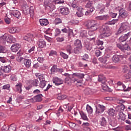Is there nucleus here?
I'll return each instance as SVG.
<instances>
[{"mask_svg": "<svg viewBox=\"0 0 131 131\" xmlns=\"http://www.w3.org/2000/svg\"><path fill=\"white\" fill-rule=\"evenodd\" d=\"M95 11V8L92 7L90 9L86 11L85 13V15L86 16H88V15H90L91 13H93Z\"/></svg>", "mask_w": 131, "mask_h": 131, "instance_id": "obj_43", "label": "nucleus"}, {"mask_svg": "<svg viewBox=\"0 0 131 131\" xmlns=\"http://www.w3.org/2000/svg\"><path fill=\"white\" fill-rule=\"evenodd\" d=\"M40 84L39 86L41 88V89H43L46 85H47V81L45 80H42L41 81H40Z\"/></svg>", "mask_w": 131, "mask_h": 131, "instance_id": "obj_35", "label": "nucleus"}, {"mask_svg": "<svg viewBox=\"0 0 131 131\" xmlns=\"http://www.w3.org/2000/svg\"><path fill=\"white\" fill-rule=\"evenodd\" d=\"M29 13L30 16H32L34 14V10L33 9V7L31 6L29 8Z\"/></svg>", "mask_w": 131, "mask_h": 131, "instance_id": "obj_54", "label": "nucleus"}, {"mask_svg": "<svg viewBox=\"0 0 131 131\" xmlns=\"http://www.w3.org/2000/svg\"><path fill=\"white\" fill-rule=\"evenodd\" d=\"M9 32L10 33H16V32H18V30H17V28L13 27L9 29Z\"/></svg>", "mask_w": 131, "mask_h": 131, "instance_id": "obj_45", "label": "nucleus"}, {"mask_svg": "<svg viewBox=\"0 0 131 131\" xmlns=\"http://www.w3.org/2000/svg\"><path fill=\"white\" fill-rule=\"evenodd\" d=\"M7 38H8V34H4V35H3L0 37L1 42H3V43H6V42H7Z\"/></svg>", "mask_w": 131, "mask_h": 131, "instance_id": "obj_26", "label": "nucleus"}, {"mask_svg": "<svg viewBox=\"0 0 131 131\" xmlns=\"http://www.w3.org/2000/svg\"><path fill=\"white\" fill-rule=\"evenodd\" d=\"M100 32H101V35L103 37H108L112 34L111 30L110 28L106 25L102 26V28L100 30Z\"/></svg>", "mask_w": 131, "mask_h": 131, "instance_id": "obj_3", "label": "nucleus"}, {"mask_svg": "<svg viewBox=\"0 0 131 131\" xmlns=\"http://www.w3.org/2000/svg\"><path fill=\"white\" fill-rule=\"evenodd\" d=\"M124 51H130V47L128 46V44H124V45H123V52H124Z\"/></svg>", "mask_w": 131, "mask_h": 131, "instance_id": "obj_36", "label": "nucleus"}, {"mask_svg": "<svg viewBox=\"0 0 131 131\" xmlns=\"http://www.w3.org/2000/svg\"><path fill=\"white\" fill-rule=\"evenodd\" d=\"M1 69L4 72V73H9L11 72V71L12 70V67L10 65L2 66Z\"/></svg>", "mask_w": 131, "mask_h": 131, "instance_id": "obj_9", "label": "nucleus"}, {"mask_svg": "<svg viewBox=\"0 0 131 131\" xmlns=\"http://www.w3.org/2000/svg\"><path fill=\"white\" fill-rule=\"evenodd\" d=\"M30 82L32 84L33 86H38V84L39 83V81L35 79L32 81H30Z\"/></svg>", "mask_w": 131, "mask_h": 131, "instance_id": "obj_29", "label": "nucleus"}, {"mask_svg": "<svg viewBox=\"0 0 131 131\" xmlns=\"http://www.w3.org/2000/svg\"><path fill=\"white\" fill-rule=\"evenodd\" d=\"M23 56V52L19 51L16 54V58H19Z\"/></svg>", "mask_w": 131, "mask_h": 131, "instance_id": "obj_60", "label": "nucleus"}, {"mask_svg": "<svg viewBox=\"0 0 131 131\" xmlns=\"http://www.w3.org/2000/svg\"><path fill=\"white\" fill-rule=\"evenodd\" d=\"M66 51L67 53H69V55H70V54H71V51H72V47H71V45H68L67 46Z\"/></svg>", "mask_w": 131, "mask_h": 131, "instance_id": "obj_48", "label": "nucleus"}, {"mask_svg": "<svg viewBox=\"0 0 131 131\" xmlns=\"http://www.w3.org/2000/svg\"><path fill=\"white\" fill-rule=\"evenodd\" d=\"M19 49H20V45L19 44L13 45L11 47L12 52H17V51H19Z\"/></svg>", "mask_w": 131, "mask_h": 131, "instance_id": "obj_18", "label": "nucleus"}, {"mask_svg": "<svg viewBox=\"0 0 131 131\" xmlns=\"http://www.w3.org/2000/svg\"><path fill=\"white\" fill-rule=\"evenodd\" d=\"M54 23L56 25H57V24H60L62 23V19L59 18H57L55 19Z\"/></svg>", "mask_w": 131, "mask_h": 131, "instance_id": "obj_55", "label": "nucleus"}, {"mask_svg": "<svg viewBox=\"0 0 131 131\" xmlns=\"http://www.w3.org/2000/svg\"><path fill=\"white\" fill-rule=\"evenodd\" d=\"M86 35H88V33L85 31H82L80 34V36H81V37H85Z\"/></svg>", "mask_w": 131, "mask_h": 131, "instance_id": "obj_57", "label": "nucleus"}, {"mask_svg": "<svg viewBox=\"0 0 131 131\" xmlns=\"http://www.w3.org/2000/svg\"><path fill=\"white\" fill-rule=\"evenodd\" d=\"M57 69H58V68L57 66H53L51 69V72H56Z\"/></svg>", "mask_w": 131, "mask_h": 131, "instance_id": "obj_58", "label": "nucleus"}, {"mask_svg": "<svg viewBox=\"0 0 131 131\" xmlns=\"http://www.w3.org/2000/svg\"><path fill=\"white\" fill-rule=\"evenodd\" d=\"M84 74L80 73H74L72 74V81L81 84L84 78Z\"/></svg>", "mask_w": 131, "mask_h": 131, "instance_id": "obj_2", "label": "nucleus"}, {"mask_svg": "<svg viewBox=\"0 0 131 131\" xmlns=\"http://www.w3.org/2000/svg\"><path fill=\"white\" fill-rule=\"evenodd\" d=\"M24 63L27 68H30L31 66V60L29 59H25L24 60Z\"/></svg>", "mask_w": 131, "mask_h": 131, "instance_id": "obj_19", "label": "nucleus"}, {"mask_svg": "<svg viewBox=\"0 0 131 131\" xmlns=\"http://www.w3.org/2000/svg\"><path fill=\"white\" fill-rule=\"evenodd\" d=\"M56 40L58 42H62V41H64V40H65V38H64V37H58L56 38Z\"/></svg>", "mask_w": 131, "mask_h": 131, "instance_id": "obj_56", "label": "nucleus"}, {"mask_svg": "<svg viewBox=\"0 0 131 131\" xmlns=\"http://www.w3.org/2000/svg\"><path fill=\"white\" fill-rule=\"evenodd\" d=\"M67 98V96L66 95L59 94L57 96L58 100H65Z\"/></svg>", "mask_w": 131, "mask_h": 131, "instance_id": "obj_41", "label": "nucleus"}, {"mask_svg": "<svg viewBox=\"0 0 131 131\" xmlns=\"http://www.w3.org/2000/svg\"><path fill=\"white\" fill-rule=\"evenodd\" d=\"M61 33V30L58 28L55 29V32H54V36H58V35H60V34Z\"/></svg>", "mask_w": 131, "mask_h": 131, "instance_id": "obj_51", "label": "nucleus"}, {"mask_svg": "<svg viewBox=\"0 0 131 131\" xmlns=\"http://www.w3.org/2000/svg\"><path fill=\"white\" fill-rule=\"evenodd\" d=\"M127 29H128V25L127 23H122L121 24V27L118 30V32L116 33V35H118L123 32V31H125Z\"/></svg>", "mask_w": 131, "mask_h": 131, "instance_id": "obj_6", "label": "nucleus"}, {"mask_svg": "<svg viewBox=\"0 0 131 131\" xmlns=\"http://www.w3.org/2000/svg\"><path fill=\"white\" fill-rule=\"evenodd\" d=\"M50 0H45L43 2V6L45 7L46 10H47V7L51 5Z\"/></svg>", "mask_w": 131, "mask_h": 131, "instance_id": "obj_39", "label": "nucleus"}, {"mask_svg": "<svg viewBox=\"0 0 131 131\" xmlns=\"http://www.w3.org/2000/svg\"><path fill=\"white\" fill-rule=\"evenodd\" d=\"M37 45L40 49L42 48H46V47H47V43H46V41H45V40L43 39L39 40L37 42Z\"/></svg>", "mask_w": 131, "mask_h": 131, "instance_id": "obj_12", "label": "nucleus"}, {"mask_svg": "<svg viewBox=\"0 0 131 131\" xmlns=\"http://www.w3.org/2000/svg\"><path fill=\"white\" fill-rule=\"evenodd\" d=\"M107 57L104 56V57H101L99 58V61L101 62V63H103V64H106L107 62Z\"/></svg>", "mask_w": 131, "mask_h": 131, "instance_id": "obj_32", "label": "nucleus"}, {"mask_svg": "<svg viewBox=\"0 0 131 131\" xmlns=\"http://www.w3.org/2000/svg\"><path fill=\"white\" fill-rule=\"evenodd\" d=\"M110 125L113 127L116 126L117 125V121L115 119H113L110 122Z\"/></svg>", "mask_w": 131, "mask_h": 131, "instance_id": "obj_38", "label": "nucleus"}, {"mask_svg": "<svg viewBox=\"0 0 131 131\" xmlns=\"http://www.w3.org/2000/svg\"><path fill=\"white\" fill-rule=\"evenodd\" d=\"M9 128H8V126L6 125H4L2 127V131H7Z\"/></svg>", "mask_w": 131, "mask_h": 131, "instance_id": "obj_64", "label": "nucleus"}, {"mask_svg": "<svg viewBox=\"0 0 131 131\" xmlns=\"http://www.w3.org/2000/svg\"><path fill=\"white\" fill-rule=\"evenodd\" d=\"M53 83L55 84V85H61V84H63V81L62 79L58 78V77H55L53 79Z\"/></svg>", "mask_w": 131, "mask_h": 131, "instance_id": "obj_8", "label": "nucleus"}, {"mask_svg": "<svg viewBox=\"0 0 131 131\" xmlns=\"http://www.w3.org/2000/svg\"><path fill=\"white\" fill-rule=\"evenodd\" d=\"M117 108L118 109L119 111H123L124 109H125V106L123 104H120V105H118Z\"/></svg>", "mask_w": 131, "mask_h": 131, "instance_id": "obj_49", "label": "nucleus"}, {"mask_svg": "<svg viewBox=\"0 0 131 131\" xmlns=\"http://www.w3.org/2000/svg\"><path fill=\"white\" fill-rule=\"evenodd\" d=\"M130 35V32H128V33L125 34L124 36H122L120 37L119 38V40L120 42H123V41H125L127 38H128L129 36Z\"/></svg>", "mask_w": 131, "mask_h": 131, "instance_id": "obj_13", "label": "nucleus"}, {"mask_svg": "<svg viewBox=\"0 0 131 131\" xmlns=\"http://www.w3.org/2000/svg\"><path fill=\"white\" fill-rule=\"evenodd\" d=\"M99 123L101 126H106L107 124V120L105 118V117H102L99 121Z\"/></svg>", "mask_w": 131, "mask_h": 131, "instance_id": "obj_21", "label": "nucleus"}, {"mask_svg": "<svg viewBox=\"0 0 131 131\" xmlns=\"http://www.w3.org/2000/svg\"><path fill=\"white\" fill-rule=\"evenodd\" d=\"M59 54H60L61 57L62 58H63V59H64L67 60V59H68L69 58V56L68 55L66 54V53H65L62 51H60L59 52Z\"/></svg>", "mask_w": 131, "mask_h": 131, "instance_id": "obj_33", "label": "nucleus"}, {"mask_svg": "<svg viewBox=\"0 0 131 131\" xmlns=\"http://www.w3.org/2000/svg\"><path fill=\"white\" fill-rule=\"evenodd\" d=\"M5 21L6 24H10L11 23V19L9 17L5 18Z\"/></svg>", "mask_w": 131, "mask_h": 131, "instance_id": "obj_62", "label": "nucleus"}, {"mask_svg": "<svg viewBox=\"0 0 131 131\" xmlns=\"http://www.w3.org/2000/svg\"><path fill=\"white\" fill-rule=\"evenodd\" d=\"M107 113L110 116H114L115 115V110L113 108H111L108 110Z\"/></svg>", "mask_w": 131, "mask_h": 131, "instance_id": "obj_30", "label": "nucleus"}, {"mask_svg": "<svg viewBox=\"0 0 131 131\" xmlns=\"http://www.w3.org/2000/svg\"><path fill=\"white\" fill-rule=\"evenodd\" d=\"M34 50H35V47L33 46L30 49L28 50V54H30L31 53H34Z\"/></svg>", "mask_w": 131, "mask_h": 131, "instance_id": "obj_59", "label": "nucleus"}, {"mask_svg": "<svg viewBox=\"0 0 131 131\" xmlns=\"http://www.w3.org/2000/svg\"><path fill=\"white\" fill-rule=\"evenodd\" d=\"M96 111L95 113L97 116H99V115H102L104 113V111L106 110V106L103 105V104H98L95 106Z\"/></svg>", "mask_w": 131, "mask_h": 131, "instance_id": "obj_5", "label": "nucleus"}, {"mask_svg": "<svg viewBox=\"0 0 131 131\" xmlns=\"http://www.w3.org/2000/svg\"><path fill=\"white\" fill-rule=\"evenodd\" d=\"M98 80L99 82H101L102 88L104 91H106L107 89H109L108 85H107V79H106V77L103 74H100L98 76Z\"/></svg>", "mask_w": 131, "mask_h": 131, "instance_id": "obj_4", "label": "nucleus"}, {"mask_svg": "<svg viewBox=\"0 0 131 131\" xmlns=\"http://www.w3.org/2000/svg\"><path fill=\"white\" fill-rule=\"evenodd\" d=\"M7 52V48L5 46H0V53H3L5 54V53Z\"/></svg>", "mask_w": 131, "mask_h": 131, "instance_id": "obj_44", "label": "nucleus"}, {"mask_svg": "<svg viewBox=\"0 0 131 131\" xmlns=\"http://www.w3.org/2000/svg\"><path fill=\"white\" fill-rule=\"evenodd\" d=\"M82 51V47H76L74 49V53L77 55H79Z\"/></svg>", "mask_w": 131, "mask_h": 131, "instance_id": "obj_24", "label": "nucleus"}, {"mask_svg": "<svg viewBox=\"0 0 131 131\" xmlns=\"http://www.w3.org/2000/svg\"><path fill=\"white\" fill-rule=\"evenodd\" d=\"M118 21V19H113L112 20L108 21L107 23V24H108V25H114V24H115V23H117Z\"/></svg>", "mask_w": 131, "mask_h": 131, "instance_id": "obj_50", "label": "nucleus"}, {"mask_svg": "<svg viewBox=\"0 0 131 131\" xmlns=\"http://www.w3.org/2000/svg\"><path fill=\"white\" fill-rule=\"evenodd\" d=\"M85 26L87 27V28H88V29H90L91 30L88 32V34L90 35V36L95 35L94 31H96V30L99 28V25L97 21L95 20H88L85 23Z\"/></svg>", "mask_w": 131, "mask_h": 131, "instance_id": "obj_1", "label": "nucleus"}, {"mask_svg": "<svg viewBox=\"0 0 131 131\" xmlns=\"http://www.w3.org/2000/svg\"><path fill=\"white\" fill-rule=\"evenodd\" d=\"M16 91L21 94L22 93V83L18 82L15 85Z\"/></svg>", "mask_w": 131, "mask_h": 131, "instance_id": "obj_20", "label": "nucleus"}, {"mask_svg": "<svg viewBox=\"0 0 131 131\" xmlns=\"http://www.w3.org/2000/svg\"><path fill=\"white\" fill-rule=\"evenodd\" d=\"M55 9H56V6L53 3H51L47 8V9L49 10V12H53Z\"/></svg>", "mask_w": 131, "mask_h": 131, "instance_id": "obj_27", "label": "nucleus"}, {"mask_svg": "<svg viewBox=\"0 0 131 131\" xmlns=\"http://www.w3.org/2000/svg\"><path fill=\"white\" fill-rule=\"evenodd\" d=\"M60 12L62 15H68L69 14V9L67 7H63L60 9Z\"/></svg>", "mask_w": 131, "mask_h": 131, "instance_id": "obj_15", "label": "nucleus"}, {"mask_svg": "<svg viewBox=\"0 0 131 131\" xmlns=\"http://www.w3.org/2000/svg\"><path fill=\"white\" fill-rule=\"evenodd\" d=\"M80 114L83 120H86V121L89 120V118H88V116H86V115L84 114L83 112H80Z\"/></svg>", "mask_w": 131, "mask_h": 131, "instance_id": "obj_34", "label": "nucleus"}, {"mask_svg": "<svg viewBox=\"0 0 131 131\" xmlns=\"http://www.w3.org/2000/svg\"><path fill=\"white\" fill-rule=\"evenodd\" d=\"M92 3L91 2H88V3H86L85 8L87 9H92V8H94V7L92 6Z\"/></svg>", "mask_w": 131, "mask_h": 131, "instance_id": "obj_53", "label": "nucleus"}, {"mask_svg": "<svg viewBox=\"0 0 131 131\" xmlns=\"http://www.w3.org/2000/svg\"><path fill=\"white\" fill-rule=\"evenodd\" d=\"M119 119H121L123 121L125 120V115L122 112H120L119 113Z\"/></svg>", "mask_w": 131, "mask_h": 131, "instance_id": "obj_42", "label": "nucleus"}, {"mask_svg": "<svg viewBox=\"0 0 131 131\" xmlns=\"http://www.w3.org/2000/svg\"><path fill=\"white\" fill-rule=\"evenodd\" d=\"M77 10L78 12H76V15L78 17H82V16H83V13L82 12V11H83V9H82V8L81 7L78 8Z\"/></svg>", "mask_w": 131, "mask_h": 131, "instance_id": "obj_25", "label": "nucleus"}, {"mask_svg": "<svg viewBox=\"0 0 131 131\" xmlns=\"http://www.w3.org/2000/svg\"><path fill=\"white\" fill-rule=\"evenodd\" d=\"M33 38V35L31 34H28L24 37V39L31 42L32 41V39Z\"/></svg>", "mask_w": 131, "mask_h": 131, "instance_id": "obj_17", "label": "nucleus"}, {"mask_svg": "<svg viewBox=\"0 0 131 131\" xmlns=\"http://www.w3.org/2000/svg\"><path fill=\"white\" fill-rule=\"evenodd\" d=\"M52 3L55 4V5H60L61 4H64L63 0H53Z\"/></svg>", "mask_w": 131, "mask_h": 131, "instance_id": "obj_46", "label": "nucleus"}, {"mask_svg": "<svg viewBox=\"0 0 131 131\" xmlns=\"http://www.w3.org/2000/svg\"><path fill=\"white\" fill-rule=\"evenodd\" d=\"M86 109L89 114H92L93 113V108L90 105H86Z\"/></svg>", "mask_w": 131, "mask_h": 131, "instance_id": "obj_40", "label": "nucleus"}, {"mask_svg": "<svg viewBox=\"0 0 131 131\" xmlns=\"http://www.w3.org/2000/svg\"><path fill=\"white\" fill-rule=\"evenodd\" d=\"M35 76H36L37 78L39 79L40 81L45 80V75H43L42 74L36 73Z\"/></svg>", "mask_w": 131, "mask_h": 131, "instance_id": "obj_28", "label": "nucleus"}, {"mask_svg": "<svg viewBox=\"0 0 131 131\" xmlns=\"http://www.w3.org/2000/svg\"><path fill=\"white\" fill-rule=\"evenodd\" d=\"M110 18L109 15H104L102 16H97L96 17V20H103L104 21H106V20H108Z\"/></svg>", "mask_w": 131, "mask_h": 131, "instance_id": "obj_16", "label": "nucleus"}, {"mask_svg": "<svg viewBox=\"0 0 131 131\" xmlns=\"http://www.w3.org/2000/svg\"><path fill=\"white\" fill-rule=\"evenodd\" d=\"M9 14L10 16H13V17H15V18H17V19H19L21 17V13L19 10H11L9 11Z\"/></svg>", "mask_w": 131, "mask_h": 131, "instance_id": "obj_7", "label": "nucleus"}, {"mask_svg": "<svg viewBox=\"0 0 131 131\" xmlns=\"http://www.w3.org/2000/svg\"><path fill=\"white\" fill-rule=\"evenodd\" d=\"M39 22L41 26H47L49 24V20L46 18L39 19Z\"/></svg>", "mask_w": 131, "mask_h": 131, "instance_id": "obj_22", "label": "nucleus"}, {"mask_svg": "<svg viewBox=\"0 0 131 131\" xmlns=\"http://www.w3.org/2000/svg\"><path fill=\"white\" fill-rule=\"evenodd\" d=\"M42 97V94H39L37 95H36V96H35L34 97L32 98L31 99L32 101H33V102H40V101H41V97Z\"/></svg>", "mask_w": 131, "mask_h": 131, "instance_id": "obj_14", "label": "nucleus"}, {"mask_svg": "<svg viewBox=\"0 0 131 131\" xmlns=\"http://www.w3.org/2000/svg\"><path fill=\"white\" fill-rule=\"evenodd\" d=\"M54 55H57V52H56V51L51 50L49 53V56H54Z\"/></svg>", "mask_w": 131, "mask_h": 131, "instance_id": "obj_63", "label": "nucleus"}, {"mask_svg": "<svg viewBox=\"0 0 131 131\" xmlns=\"http://www.w3.org/2000/svg\"><path fill=\"white\" fill-rule=\"evenodd\" d=\"M8 130L9 131H15L16 130V125L14 124H12L10 125L9 127L8 128Z\"/></svg>", "mask_w": 131, "mask_h": 131, "instance_id": "obj_47", "label": "nucleus"}, {"mask_svg": "<svg viewBox=\"0 0 131 131\" xmlns=\"http://www.w3.org/2000/svg\"><path fill=\"white\" fill-rule=\"evenodd\" d=\"M95 55L96 57H99V56L102 55V52H101L100 50H96L95 51Z\"/></svg>", "mask_w": 131, "mask_h": 131, "instance_id": "obj_61", "label": "nucleus"}, {"mask_svg": "<svg viewBox=\"0 0 131 131\" xmlns=\"http://www.w3.org/2000/svg\"><path fill=\"white\" fill-rule=\"evenodd\" d=\"M14 37L12 36H9L7 35V42H9V43H12V42H14Z\"/></svg>", "mask_w": 131, "mask_h": 131, "instance_id": "obj_31", "label": "nucleus"}, {"mask_svg": "<svg viewBox=\"0 0 131 131\" xmlns=\"http://www.w3.org/2000/svg\"><path fill=\"white\" fill-rule=\"evenodd\" d=\"M120 58H123L122 55H115L113 56L112 61L114 63H119L120 62Z\"/></svg>", "mask_w": 131, "mask_h": 131, "instance_id": "obj_11", "label": "nucleus"}, {"mask_svg": "<svg viewBox=\"0 0 131 131\" xmlns=\"http://www.w3.org/2000/svg\"><path fill=\"white\" fill-rule=\"evenodd\" d=\"M75 47L78 48H82V45L81 44V41L79 39H76L74 43Z\"/></svg>", "mask_w": 131, "mask_h": 131, "instance_id": "obj_23", "label": "nucleus"}, {"mask_svg": "<svg viewBox=\"0 0 131 131\" xmlns=\"http://www.w3.org/2000/svg\"><path fill=\"white\" fill-rule=\"evenodd\" d=\"M119 16H120V17H121L122 18H126V17L128 16V14L127 13L126 11L124 10V8H121V9H120L119 11Z\"/></svg>", "mask_w": 131, "mask_h": 131, "instance_id": "obj_10", "label": "nucleus"}, {"mask_svg": "<svg viewBox=\"0 0 131 131\" xmlns=\"http://www.w3.org/2000/svg\"><path fill=\"white\" fill-rule=\"evenodd\" d=\"M84 93L86 95H90V94L92 93V90L90 88H86L84 91Z\"/></svg>", "mask_w": 131, "mask_h": 131, "instance_id": "obj_52", "label": "nucleus"}, {"mask_svg": "<svg viewBox=\"0 0 131 131\" xmlns=\"http://www.w3.org/2000/svg\"><path fill=\"white\" fill-rule=\"evenodd\" d=\"M125 89H126V86H125V85L117 86V91H123L124 92V90H125Z\"/></svg>", "mask_w": 131, "mask_h": 131, "instance_id": "obj_37", "label": "nucleus"}]
</instances>
